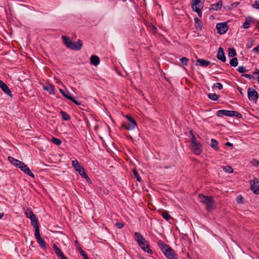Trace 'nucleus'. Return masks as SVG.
<instances>
[{"label": "nucleus", "mask_w": 259, "mask_h": 259, "mask_svg": "<svg viewBox=\"0 0 259 259\" xmlns=\"http://www.w3.org/2000/svg\"><path fill=\"white\" fill-rule=\"evenodd\" d=\"M135 240L138 244L139 246L145 251L152 254L153 251L150 249L149 244L144 237L139 232H135L134 233Z\"/></svg>", "instance_id": "1"}, {"label": "nucleus", "mask_w": 259, "mask_h": 259, "mask_svg": "<svg viewBox=\"0 0 259 259\" xmlns=\"http://www.w3.org/2000/svg\"><path fill=\"white\" fill-rule=\"evenodd\" d=\"M62 39L66 47L71 50L79 51L82 47V41L80 39L76 41H73L68 37L65 35L62 36Z\"/></svg>", "instance_id": "2"}, {"label": "nucleus", "mask_w": 259, "mask_h": 259, "mask_svg": "<svg viewBox=\"0 0 259 259\" xmlns=\"http://www.w3.org/2000/svg\"><path fill=\"white\" fill-rule=\"evenodd\" d=\"M158 245L168 259H178L177 254L168 245H166L163 241L160 240L158 242Z\"/></svg>", "instance_id": "3"}, {"label": "nucleus", "mask_w": 259, "mask_h": 259, "mask_svg": "<svg viewBox=\"0 0 259 259\" xmlns=\"http://www.w3.org/2000/svg\"><path fill=\"white\" fill-rule=\"evenodd\" d=\"M190 134L191 136L190 141L191 149L195 154L199 155L202 152V145L199 141H197V138L193 134L192 131H190Z\"/></svg>", "instance_id": "4"}, {"label": "nucleus", "mask_w": 259, "mask_h": 259, "mask_svg": "<svg viewBox=\"0 0 259 259\" xmlns=\"http://www.w3.org/2000/svg\"><path fill=\"white\" fill-rule=\"evenodd\" d=\"M199 201L206 206V210L211 211L214 209V201L212 197L205 196L202 194L198 195Z\"/></svg>", "instance_id": "5"}, {"label": "nucleus", "mask_w": 259, "mask_h": 259, "mask_svg": "<svg viewBox=\"0 0 259 259\" xmlns=\"http://www.w3.org/2000/svg\"><path fill=\"white\" fill-rule=\"evenodd\" d=\"M72 164L75 170L77 171L82 178L85 179L87 181L90 180V178L85 171L84 168L78 160H72Z\"/></svg>", "instance_id": "6"}, {"label": "nucleus", "mask_w": 259, "mask_h": 259, "mask_svg": "<svg viewBox=\"0 0 259 259\" xmlns=\"http://www.w3.org/2000/svg\"><path fill=\"white\" fill-rule=\"evenodd\" d=\"M216 115L218 117H222L223 116H226L229 117H236L238 118H241L242 117V114L237 111H230L227 110H218L217 112Z\"/></svg>", "instance_id": "7"}, {"label": "nucleus", "mask_w": 259, "mask_h": 259, "mask_svg": "<svg viewBox=\"0 0 259 259\" xmlns=\"http://www.w3.org/2000/svg\"><path fill=\"white\" fill-rule=\"evenodd\" d=\"M250 190L253 191L255 194H259V179L257 178H253V180L250 181Z\"/></svg>", "instance_id": "8"}, {"label": "nucleus", "mask_w": 259, "mask_h": 259, "mask_svg": "<svg viewBox=\"0 0 259 259\" xmlns=\"http://www.w3.org/2000/svg\"><path fill=\"white\" fill-rule=\"evenodd\" d=\"M248 99L251 101L256 102L258 98L256 91L253 89L249 88L247 91Z\"/></svg>", "instance_id": "9"}, {"label": "nucleus", "mask_w": 259, "mask_h": 259, "mask_svg": "<svg viewBox=\"0 0 259 259\" xmlns=\"http://www.w3.org/2000/svg\"><path fill=\"white\" fill-rule=\"evenodd\" d=\"M126 118L130 122L127 126H126V130L131 131L135 129L137 127L136 120L129 115H126Z\"/></svg>", "instance_id": "10"}, {"label": "nucleus", "mask_w": 259, "mask_h": 259, "mask_svg": "<svg viewBox=\"0 0 259 259\" xmlns=\"http://www.w3.org/2000/svg\"><path fill=\"white\" fill-rule=\"evenodd\" d=\"M216 28L218 30V33L220 34L225 33L228 30V26L227 23H219L216 25Z\"/></svg>", "instance_id": "11"}, {"label": "nucleus", "mask_w": 259, "mask_h": 259, "mask_svg": "<svg viewBox=\"0 0 259 259\" xmlns=\"http://www.w3.org/2000/svg\"><path fill=\"white\" fill-rule=\"evenodd\" d=\"M17 167H19L21 169L22 171L25 172V174L28 175V176L34 178V174L31 171L29 168L23 162L21 161V163H20Z\"/></svg>", "instance_id": "12"}, {"label": "nucleus", "mask_w": 259, "mask_h": 259, "mask_svg": "<svg viewBox=\"0 0 259 259\" xmlns=\"http://www.w3.org/2000/svg\"><path fill=\"white\" fill-rule=\"evenodd\" d=\"M25 215L27 218H29L31 221V224H38V222L35 215L29 209H27L25 212Z\"/></svg>", "instance_id": "13"}, {"label": "nucleus", "mask_w": 259, "mask_h": 259, "mask_svg": "<svg viewBox=\"0 0 259 259\" xmlns=\"http://www.w3.org/2000/svg\"><path fill=\"white\" fill-rule=\"evenodd\" d=\"M0 88L5 94L11 97H12L13 95L10 89L9 88L7 85L1 80H0Z\"/></svg>", "instance_id": "14"}, {"label": "nucleus", "mask_w": 259, "mask_h": 259, "mask_svg": "<svg viewBox=\"0 0 259 259\" xmlns=\"http://www.w3.org/2000/svg\"><path fill=\"white\" fill-rule=\"evenodd\" d=\"M54 251L57 255V256L60 259H67V258L63 254L61 250L57 246L56 244H54L53 246Z\"/></svg>", "instance_id": "15"}, {"label": "nucleus", "mask_w": 259, "mask_h": 259, "mask_svg": "<svg viewBox=\"0 0 259 259\" xmlns=\"http://www.w3.org/2000/svg\"><path fill=\"white\" fill-rule=\"evenodd\" d=\"M217 58L223 62L226 60L223 49L222 47H220L218 49Z\"/></svg>", "instance_id": "16"}, {"label": "nucleus", "mask_w": 259, "mask_h": 259, "mask_svg": "<svg viewBox=\"0 0 259 259\" xmlns=\"http://www.w3.org/2000/svg\"><path fill=\"white\" fill-rule=\"evenodd\" d=\"M210 62L209 61L205 60L203 59H198L196 61V65H199L202 67H206L210 64Z\"/></svg>", "instance_id": "17"}, {"label": "nucleus", "mask_w": 259, "mask_h": 259, "mask_svg": "<svg viewBox=\"0 0 259 259\" xmlns=\"http://www.w3.org/2000/svg\"><path fill=\"white\" fill-rule=\"evenodd\" d=\"M194 22H195V27L196 30L197 31H201L202 30V22L201 20L198 18H194Z\"/></svg>", "instance_id": "18"}, {"label": "nucleus", "mask_w": 259, "mask_h": 259, "mask_svg": "<svg viewBox=\"0 0 259 259\" xmlns=\"http://www.w3.org/2000/svg\"><path fill=\"white\" fill-rule=\"evenodd\" d=\"M43 89L44 90H46L49 92L50 94H55V88L54 85L51 84H48L43 87Z\"/></svg>", "instance_id": "19"}, {"label": "nucleus", "mask_w": 259, "mask_h": 259, "mask_svg": "<svg viewBox=\"0 0 259 259\" xmlns=\"http://www.w3.org/2000/svg\"><path fill=\"white\" fill-rule=\"evenodd\" d=\"M223 2L222 1H219L217 3L211 5V9L213 11L220 10L222 7Z\"/></svg>", "instance_id": "20"}, {"label": "nucleus", "mask_w": 259, "mask_h": 259, "mask_svg": "<svg viewBox=\"0 0 259 259\" xmlns=\"http://www.w3.org/2000/svg\"><path fill=\"white\" fill-rule=\"evenodd\" d=\"M91 63L94 66H97L100 63V59L99 58L95 55H93L91 57Z\"/></svg>", "instance_id": "21"}, {"label": "nucleus", "mask_w": 259, "mask_h": 259, "mask_svg": "<svg viewBox=\"0 0 259 259\" xmlns=\"http://www.w3.org/2000/svg\"><path fill=\"white\" fill-rule=\"evenodd\" d=\"M33 227L35 228V233H34V236L36 239L38 238L39 237H41L40 233H39V227L38 224H34L32 225Z\"/></svg>", "instance_id": "22"}, {"label": "nucleus", "mask_w": 259, "mask_h": 259, "mask_svg": "<svg viewBox=\"0 0 259 259\" xmlns=\"http://www.w3.org/2000/svg\"><path fill=\"white\" fill-rule=\"evenodd\" d=\"M210 146L215 151H218L220 149L219 147H218V141L214 139H211V140Z\"/></svg>", "instance_id": "23"}, {"label": "nucleus", "mask_w": 259, "mask_h": 259, "mask_svg": "<svg viewBox=\"0 0 259 259\" xmlns=\"http://www.w3.org/2000/svg\"><path fill=\"white\" fill-rule=\"evenodd\" d=\"M8 160L9 161L13 164H14L15 166L17 167L18 165L21 163V161L14 158L13 157L9 156Z\"/></svg>", "instance_id": "24"}, {"label": "nucleus", "mask_w": 259, "mask_h": 259, "mask_svg": "<svg viewBox=\"0 0 259 259\" xmlns=\"http://www.w3.org/2000/svg\"><path fill=\"white\" fill-rule=\"evenodd\" d=\"M251 17H248L246 18L245 22L244 23L243 27L245 29L248 28L250 26L251 22Z\"/></svg>", "instance_id": "25"}, {"label": "nucleus", "mask_w": 259, "mask_h": 259, "mask_svg": "<svg viewBox=\"0 0 259 259\" xmlns=\"http://www.w3.org/2000/svg\"><path fill=\"white\" fill-rule=\"evenodd\" d=\"M161 215L166 221H168L170 219H171V217L170 215L168 213V211H167L166 210L162 211L161 212Z\"/></svg>", "instance_id": "26"}, {"label": "nucleus", "mask_w": 259, "mask_h": 259, "mask_svg": "<svg viewBox=\"0 0 259 259\" xmlns=\"http://www.w3.org/2000/svg\"><path fill=\"white\" fill-rule=\"evenodd\" d=\"M37 243L39 244L40 246L42 248H46V244L44 240L41 237L36 239Z\"/></svg>", "instance_id": "27"}, {"label": "nucleus", "mask_w": 259, "mask_h": 259, "mask_svg": "<svg viewBox=\"0 0 259 259\" xmlns=\"http://www.w3.org/2000/svg\"><path fill=\"white\" fill-rule=\"evenodd\" d=\"M60 114L62 116L63 119L65 121L69 120L71 118L70 116L68 114L63 111H61Z\"/></svg>", "instance_id": "28"}, {"label": "nucleus", "mask_w": 259, "mask_h": 259, "mask_svg": "<svg viewBox=\"0 0 259 259\" xmlns=\"http://www.w3.org/2000/svg\"><path fill=\"white\" fill-rule=\"evenodd\" d=\"M238 62L237 58H233L230 61V64L232 67H236L238 65Z\"/></svg>", "instance_id": "29"}, {"label": "nucleus", "mask_w": 259, "mask_h": 259, "mask_svg": "<svg viewBox=\"0 0 259 259\" xmlns=\"http://www.w3.org/2000/svg\"><path fill=\"white\" fill-rule=\"evenodd\" d=\"M236 55V52L235 50L233 48L229 49L228 51V56L229 57H233Z\"/></svg>", "instance_id": "30"}, {"label": "nucleus", "mask_w": 259, "mask_h": 259, "mask_svg": "<svg viewBox=\"0 0 259 259\" xmlns=\"http://www.w3.org/2000/svg\"><path fill=\"white\" fill-rule=\"evenodd\" d=\"M51 142L54 143V144L59 146L62 144V141L57 138L53 137L51 139Z\"/></svg>", "instance_id": "31"}, {"label": "nucleus", "mask_w": 259, "mask_h": 259, "mask_svg": "<svg viewBox=\"0 0 259 259\" xmlns=\"http://www.w3.org/2000/svg\"><path fill=\"white\" fill-rule=\"evenodd\" d=\"M60 92L63 95V96H64L68 99H69V98L71 97V94L67 91H65L64 90L60 89Z\"/></svg>", "instance_id": "32"}, {"label": "nucleus", "mask_w": 259, "mask_h": 259, "mask_svg": "<svg viewBox=\"0 0 259 259\" xmlns=\"http://www.w3.org/2000/svg\"><path fill=\"white\" fill-rule=\"evenodd\" d=\"M223 169L224 171L228 172L229 174H231L233 172V168L230 166H226L223 167Z\"/></svg>", "instance_id": "33"}, {"label": "nucleus", "mask_w": 259, "mask_h": 259, "mask_svg": "<svg viewBox=\"0 0 259 259\" xmlns=\"http://www.w3.org/2000/svg\"><path fill=\"white\" fill-rule=\"evenodd\" d=\"M208 97L209 99L213 101H217L218 99V96L213 93L208 94Z\"/></svg>", "instance_id": "34"}, {"label": "nucleus", "mask_w": 259, "mask_h": 259, "mask_svg": "<svg viewBox=\"0 0 259 259\" xmlns=\"http://www.w3.org/2000/svg\"><path fill=\"white\" fill-rule=\"evenodd\" d=\"M192 9L195 12H197V11H201V9H202V7L201 6V5H194V6H192Z\"/></svg>", "instance_id": "35"}, {"label": "nucleus", "mask_w": 259, "mask_h": 259, "mask_svg": "<svg viewBox=\"0 0 259 259\" xmlns=\"http://www.w3.org/2000/svg\"><path fill=\"white\" fill-rule=\"evenodd\" d=\"M181 63L185 66H187L188 62V59L186 57H183L180 59Z\"/></svg>", "instance_id": "36"}, {"label": "nucleus", "mask_w": 259, "mask_h": 259, "mask_svg": "<svg viewBox=\"0 0 259 259\" xmlns=\"http://www.w3.org/2000/svg\"><path fill=\"white\" fill-rule=\"evenodd\" d=\"M237 71L240 73H244L247 72L248 70H246L244 66H240L237 68Z\"/></svg>", "instance_id": "37"}, {"label": "nucleus", "mask_w": 259, "mask_h": 259, "mask_svg": "<svg viewBox=\"0 0 259 259\" xmlns=\"http://www.w3.org/2000/svg\"><path fill=\"white\" fill-rule=\"evenodd\" d=\"M236 201L238 203L242 204L244 203V198L241 195H239L236 198Z\"/></svg>", "instance_id": "38"}, {"label": "nucleus", "mask_w": 259, "mask_h": 259, "mask_svg": "<svg viewBox=\"0 0 259 259\" xmlns=\"http://www.w3.org/2000/svg\"><path fill=\"white\" fill-rule=\"evenodd\" d=\"M134 175L138 182H140L142 181V179L141 177L139 176L138 172L135 170H134Z\"/></svg>", "instance_id": "39"}, {"label": "nucleus", "mask_w": 259, "mask_h": 259, "mask_svg": "<svg viewBox=\"0 0 259 259\" xmlns=\"http://www.w3.org/2000/svg\"><path fill=\"white\" fill-rule=\"evenodd\" d=\"M69 100H71L72 102H73L76 105H79L81 104V102L80 101L76 100L73 97H72L71 96L69 98Z\"/></svg>", "instance_id": "40"}, {"label": "nucleus", "mask_w": 259, "mask_h": 259, "mask_svg": "<svg viewBox=\"0 0 259 259\" xmlns=\"http://www.w3.org/2000/svg\"><path fill=\"white\" fill-rule=\"evenodd\" d=\"M79 253L81 254V255L83 256L84 259H89L87 254L85 253V252L81 248H80V249H79Z\"/></svg>", "instance_id": "41"}, {"label": "nucleus", "mask_w": 259, "mask_h": 259, "mask_svg": "<svg viewBox=\"0 0 259 259\" xmlns=\"http://www.w3.org/2000/svg\"><path fill=\"white\" fill-rule=\"evenodd\" d=\"M213 88H218L219 90H221L223 89V85L220 82L215 83L213 84Z\"/></svg>", "instance_id": "42"}, {"label": "nucleus", "mask_w": 259, "mask_h": 259, "mask_svg": "<svg viewBox=\"0 0 259 259\" xmlns=\"http://www.w3.org/2000/svg\"><path fill=\"white\" fill-rule=\"evenodd\" d=\"M252 8L259 10V2L257 1H255L253 4L252 5Z\"/></svg>", "instance_id": "43"}, {"label": "nucleus", "mask_w": 259, "mask_h": 259, "mask_svg": "<svg viewBox=\"0 0 259 259\" xmlns=\"http://www.w3.org/2000/svg\"><path fill=\"white\" fill-rule=\"evenodd\" d=\"M116 226L118 229H122L124 227V224L123 223L117 222L116 223Z\"/></svg>", "instance_id": "44"}, {"label": "nucleus", "mask_w": 259, "mask_h": 259, "mask_svg": "<svg viewBox=\"0 0 259 259\" xmlns=\"http://www.w3.org/2000/svg\"><path fill=\"white\" fill-rule=\"evenodd\" d=\"M242 76L246 78H247L249 79L254 78V77L253 75H252L251 74H243Z\"/></svg>", "instance_id": "45"}, {"label": "nucleus", "mask_w": 259, "mask_h": 259, "mask_svg": "<svg viewBox=\"0 0 259 259\" xmlns=\"http://www.w3.org/2000/svg\"><path fill=\"white\" fill-rule=\"evenodd\" d=\"M200 0H192V6L200 5Z\"/></svg>", "instance_id": "46"}, {"label": "nucleus", "mask_w": 259, "mask_h": 259, "mask_svg": "<svg viewBox=\"0 0 259 259\" xmlns=\"http://www.w3.org/2000/svg\"><path fill=\"white\" fill-rule=\"evenodd\" d=\"M253 51L258 52L259 53V45L257 47L254 48L253 49Z\"/></svg>", "instance_id": "47"}, {"label": "nucleus", "mask_w": 259, "mask_h": 259, "mask_svg": "<svg viewBox=\"0 0 259 259\" xmlns=\"http://www.w3.org/2000/svg\"><path fill=\"white\" fill-rule=\"evenodd\" d=\"M253 74H258L259 75V69H255L254 72H253Z\"/></svg>", "instance_id": "48"}, {"label": "nucleus", "mask_w": 259, "mask_h": 259, "mask_svg": "<svg viewBox=\"0 0 259 259\" xmlns=\"http://www.w3.org/2000/svg\"><path fill=\"white\" fill-rule=\"evenodd\" d=\"M126 126H127V125L125 123H123L121 125V127L122 128H125L126 129Z\"/></svg>", "instance_id": "49"}, {"label": "nucleus", "mask_w": 259, "mask_h": 259, "mask_svg": "<svg viewBox=\"0 0 259 259\" xmlns=\"http://www.w3.org/2000/svg\"><path fill=\"white\" fill-rule=\"evenodd\" d=\"M4 215V212H0V220L3 218Z\"/></svg>", "instance_id": "50"}, {"label": "nucleus", "mask_w": 259, "mask_h": 259, "mask_svg": "<svg viewBox=\"0 0 259 259\" xmlns=\"http://www.w3.org/2000/svg\"><path fill=\"white\" fill-rule=\"evenodd\" d=\"M197 13H198V15H199V17H201V15H202V13H201V11H197L196 12Z\"/></svg>", "instance_id": "51"}, {"label": "nucleus", "mask_w": 259, "mask_h": 259, "mask_svg": "<svg viewBox=\"0 0 259 259\" xmlns=\"http://www.w3.org/2000/svg\"><path fill=\"white\" fill-rule=\"evenodd\" d=\"M238 90H239V92L240 93V94L241 95H242V89L241 88H238Z\"/></svg>", "instance_id": "52"}, {"label": "nucleus", "mask_w": 259, "mask_h": 259, "mask_svg": "<svg viewBox=\"0 0 259 259\" xmlns=\"http://www.w3.org/2000/svg\"><path fill=\"white\" fill-rule=\"evenodd\" d=\"M226 145H227V146H232V145H233V144H232V143H230V142H227V143H226Z\"/></svg>", "instance_id": "53"}, {"label": "nucleus", "mask_w": 259, "mask_h": 259, "mask_svg": "<svg viewBox=\"0 0 259 259\" xmlns=\"http://www.w3.org/2000/svg\"><path fill=\"white\" fill-rule=\"evenodd\" d=\"M139 259H145L144 257L142 256H139Z\"/></svg>", "instance_id": "54"}]
</instances>
